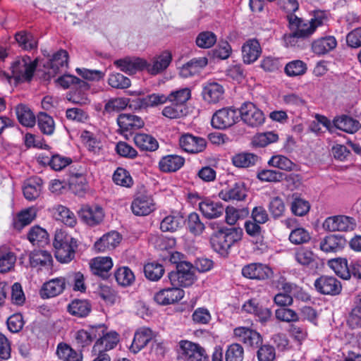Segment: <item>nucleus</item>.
I'll return each mask as SVG.
<instances>
[{
    "label": "nucleus",
    "mask_w": 361,
    "mask_h": 361,
    "mask_svg": "<svg viewBox=\"0 0 361 361\" xmlns=\"http://www.w3.org/2000/svg\"><path fill=\"white\" fill-rule=\"evenodd\" d=\"M288 20L290 28L295 29L298 34L305 39L311 36L318 27L324 25L326 16L324 11H317L309 21H304L295 15H288Z\"/></svg>",
    "instance_id": "f257e3e1"
},
{
    "label": "nucleus",
    "mask_w": 361,
    "mask_h": 361,
    "mask_svg": "<svg viewBox=\"0 0 361 361\" xmlns=\"http://www.w3.org/2000/svg\"><path fill=\"white\" fill-rule=\"evenodd\" d=\"M53 245L56 250L55 257L59 262L68 263L74 258L77 241L64 231H56Z\"/></svg>",
    "instance_id": "f03ea898"
},
{
    "label": "nucleus",
    "mask_w": 361,
    "mask_h": 361,
    "mask_svg": "<svg viewBox=\"0 0 361 361\" xmlns=\"http://www.w3.org/2000/svg\"><path fill=\"white\" fill-rule=\"evenodd\" d=\"M242 231L235 228L220 230L211 238V243L214 250L224 255L226 253L231 246L241 239Z\"/></svg>",
    "instance_id": "7ed1b4c3"
},
{
    "label": "nucleus",
    "mask_w": 361,
    "mask_h": 361,
    "mask_svg": "<svg viewBox=\"0 0 361 361\" xmlns=\"http://www.w3.org/2000/svg\"><path fill=\"white\" fill-rule=\"evenodd\" d=\"M172 286L188 287L196 280L193 265L186 261H180L176 265V271H171L168 275Z\"/></svg>",
    "instance_id": "20e7f679"
},
{
    "label": "nucleus",
    "mask_w": 361,
    "mask_h": 361,
    "mask_svg": "<svg viewBox=\"0 0 361 361\" xmlns=\"http://www.w3.org/2000/svg\"><path fill=\"white\" fill-rule=\"evenodd\" d=\"M353 217L346 215H335L327 217L323 222V228L329 232H349L356 227Z\"/></svg>",
    "instance_id": "39448f33"
},
{
    "label": "nucleus",
    "mask_w": 361,
    "mask_h": 361,
    "mask_svg": "<svg viewBox=\"0 0 361 361\" xmlns=\"http://www.w3.org/2000/svg\"><path fill=\"white\" fill-rule=\"evenodd\" d=\"M180 348L179 357L184 361H208L205 350L199 344L182 341Z\"/></svg>",
    "instance_id": "423d86ee"
},
{
    "label": "nucleus",
    "mask_w": 361,
    "mask_h": 361,
    "mask_svg": "<svg viewBox=\"0 0 361 361\" xmlns=\"http://www.w3.org/2000/svg\"><path fill=\"white\" fill-rule=\"evenodd\" d=\"M240 114L242 121L252 128L262 126L265 121L264 113L252 102L244 103L240 107Z\"/></svg>",
    "instance_id": "0eeeda50"
},
{
    "label": "nucleus",
    "mask_w": 361,
    "mask_h": 361,
    "mask_svg": "<svg viewBox=\"0 0 361 361\" xmlns=\"http://www.w3.org/2000/svg\"><path fill=\"white\" fill-rule=\"evenodd\" d=\"M238 119V112L231 107L216 111L212 118V126L217 129H225L234 125Z\"/></svg>",
    "instance_id": "6e6552de"
},
{
    "label": "nucleus",
    "mask_w": 361,
    "mask_h": 361,
    "mask_svg": "<svg viewBox=\"0 0 361 361\" xmlns=\"http://www.w3.org/2000/svg\"><path fill=\"white\" fill-rule=\"evenodd\" d=\"M224 87L219 82L209 80L202 85V97L208 104H216L224 98Z\"/></svg>",
    "instance_id": "1a4fd4ad"
},
{
    "label": "nucleus",
    "mask_w": 361,
    "mask_h": 361,
    "mask_svg": "<svg viewBox=\"0 0 361 361\" xmlns=\"http://www.w3.org/2000/svg\"><path fill=\"white\" fill-rule=\"evenodd\" d=\"M102 326V334L101 336H97L98 339L92 347L93 355H97V353H106V351L113 349L118 342V334L114 331L106 332V327Z\"/></svg>",
    "instance_id": "9d476101"
},
{
    "label": "nucleus",
    "mask_w": 361,
    "mask_h": 361,
    "mask_svg": "<svg viewBox=\"0 0 361 361\" xmlns=\"http://www.w3.org/2000/svg\"><path fill=\"white\" fill-rule=\"evenodd\" d=\"M233 334L238 341L248 347L257 348L262 343L261 334L247 327H237L234 329Z\"/></svg>",
    "instance_id": "9b49d317"
},
{
    "label": "nucleus",
    "mask_w": 361,
    "mask_h": 361,
    "mask_svg": "<svg viewBox=\"0 0 361 361\" xmlns=\"http://www.w3.org/2000/svg\"><path fill=\"white\" fill-rule=\"evenodd\" d=\"M80 219L90 226L99 224L104 219L103 209L98 205H83L78 211Z\"/></svg>",
    "instance_id": "f8f14e48"
},
{
    "label": "nucleus",
    "mask_w": 361,
    "mask_h": 361,
    "mask_svg": "<svg viewBox=\"0 0 361 361\" xmlns=\"http://www.w3.org/2000/svg\"><path fill=\"white\" fill-rule=\"evenodd\" d=\"M316 290L323 295H336L342 290L341 282L336 278L329 276H322L314 281Z\"/></svg>",
    "instance_id": "ddd939ff"
},
{
    "label": "nucleus",
    "mask_w": 361,
    "mask_h": 361,
    "mask_svg": "<svg viewBox=\"0 0 361 361\" xmlns=\"http://www.w3.org/2000/svg\"><path fill=\"white\" fill-rule=\"evenodd\" d=\"M171 61V53L166 50L154 56L149 63L147 61L145 69L149 74L156 75L164 72L169 67Z\"/></svg>",
    "instance_id": "4468645a"
},
{
    "label": "nucleus",
    "mask_w": 361,
    "mask_h": 361,
    "mask_svg": "<svg viewBox=\"0 0 361 361\" xmlns=\"http://www.w3.org/2000/svg\"><path fill=\"white\" fill-rule=\"evenodd\" d=\"M131 209L136 216H147L155 209V204L150 195L139 194L132 202Z\"/></svg>",
    "instance_id": "2eb2a0df"
},
{
    "label": "nucleus",
    "mask_w": 361,
    "mask_h": 361,
    "mask_svg": "<svg viewBox=\"0 0 361 361\" xmlns=\"http://www.w3.org/2000/svg\"><path fill=\"white\" fill-rule=\"evenodd\" d=\"M68 52L61 49L54 54L52 57L44 64L49 76L54 77L56 74L65 71L68 66Z\"/></svg>",
    "instance_id": "dca6fc26"
},
{
    "label": "nucleus",
    "mask_w": 361,
    "mask_h": 361,
    "mask_svg": "<svg viewBox=\"0 0 361 361\" xmlns=\"http://www.w3.org/2000/svg\"><path fill=\"white\" fill-rule=\"evenodd\" d=\"M183 296V290L178 286H172L157 292L154 296V300L159 305H168L178 302Z\"/></svg>",
    "instance_id": "f3484780"
},
{
    "label": "nucleus",
    "mask_w": 361,
    "mask_h": 361,
    "mask_svg": "<svg viewBox=\"0 0 361 361\" xmlns=\"http://www.w3.org/2000/svg\"><path fill=\"white\" fill-rule=\"evenodd\" d=\"M294 259L297 263L310 269H316L319 267V257L309 248L300 247L294 252Z\"/></svg>",
    "instance_id": "a211bd4d"
},
{
    "label": "nucleus",
    "mask_w": 361,
    "mask_h": 361,
    "mask_svg": "<svg viewBox=\"0 0 361 361\" xmlns=\"http://www.w3.org/2000/svg\"><path fill=\"white\" fill-rule=\"evenodd\" d=\"M219 197L222 200L226 202L244 200L247 197L245 184L242 181L236 182L228 188L221 190L219 193Z\"/></svg>",
    "instance_id": "6ab92c4d"
},
{
    "label": "nucleus",
    "mask_w": 361,
    "mask_h": 361,
    "mask_svg": "<svg viewBox=\"0 0 361 361\" xmlns=\"http://www.w3.org/2000/svg\"><path fill=\"white\" fill-rule=\"evenodd\" d=\"M180 147L185 152L192 154H197L202 152L206 147L205 139L196 137L191 134L182 135L179 139Z\"/></svg>",
    "instance_id": "aec40b11"
},
{
    "label": "nucleus",
    "mask_w": 361,
    "mask_h": 361,
    "mask_svg": "<svg viewBox=\"0 0 361 361\" xmlns=\"http://www.w3.org/2000/svg\"><path fill=\"white\" fill-rule=\"evenodd\" d=\"M114 65L128 74H134L145 69L147 61L138 57H126L114 61Z\"/></svg>",
    "instance_id": "412c9836"
},
{
    "label": "nucleus",
    "mask_w": 361,
    "mask_h": 361,
    "mask_svg": "<svg viewBox=\"0 0 361 361\" xmlns=\"http://www.w3.org/2000/svg\"><path fill=\"white\" fill-rule=\"evenodd\" d=\"M65 287L66 281L64 278L53 279L42 285L39 294L43 299L54 298L63 293Z\"/></svg>",
    "instance_id": "4be33fe9"
},
{
    "label": "nucleus",
    "mask_w": 361,
    "mask_h": 361,
    "mask_svg": "<svg viewBox=\"0 0 361 361\" xmlns=\"http://www.w3.org/2000/svg\"><path fill=\"white\" fill-rule=\"evenodd\" d=\"M103 326L99 325L92 326L88 330L80 329L75 332L74 338L79 347H86L90 345L92 341L101 336L103 331Z\"/></svg>",
    "instance_id": "5701e85b"
},
{
    "label": "nucleus",
    "mask_w": 361,
    "mask_h": 361,
    "mask_svg": "<svg viewBox=\"0 0 361 361\" xmlns=\"http://www.w3.org/2000/svg\"><path fill=\"white\" fill-rule=\"evenodd\" d=\"M49 211L53 217L58 221H61L65 225L73 227L77 224V219L75 214L67 207L62 204H54Z\"/></svg>",
    "instance_id": "b1692460"
},
{
    "label": "nucleus",
    "mask_w": 361,
    "mask_h": 361,
    "mask_svg": "<svg viewBox=\"0 0 361 361\" xmlns=\"http://www.w3.org/2000/svg\"><path fill=\"white\" fill-rule=\"evenodd\" d=\"M271 274L270 268L261 263H251L242 269L243 276L250 279L264 280L268 279Z\"/></svg>",
    "instance_id": "393cba45"
},
{
    "label": "nucleus",
    "mask_w": 361,
    "mask_h": 361,
    "mask_svg": "<svg viewBox=\"0 0 361 361\" xmlns=\"http://www.w3.org/2000/svg\"><path fill=\"white\" fill-rule=\"evenodd\" d=\"M262 47L256 39L247 40L242 46V57L245 63L250 64L256 61L262 54Z\"/></svg>",
    "instance_id": "a878e982"
},
{
    "label": "nucleus",
    "mask_w": 361,
    "mask_h": 361,
    "mask_svg": "<svg viewBox=\"0 0 361 361\" xmlns=\"http://www.w3.org/2000/svg\"><path fill=\"white\" fill-rule=\"evenodd\" d=\"M243 310L256 316L261 323L267 322L271 317V310L261 305L256 299L245 302L243 305Z\"/></svg>",
    "instance_id": "bb28decb"
},
{
    "label": "nucleus",
    "mask_w": 361,
    "mask_h": 361,
    "mask_svg": "<svg viewBox=\"0 0 361 361\" xmlns=\"http://www.w3.org/2000/svg\"><path fill=\"white\" fill-rule=\"evenodd\" d=\"M155 336L154 333L147 327L138 329L134 335L133 341L130 347V351L137 353L145 348Z\"/></svg>",
    "instance_id": "cd10ccee"
},
{
    "label": "nucleus",
    "mask_w": 361,
    "mask_h": 361,
    "mask_svg": "<svg viewBox=\"0 0 361 361\" xmlns=\"http://www.w3.org/2000/svg\"><path fill=\"white\" fill-rule=\"evenodd\" d=\"M0 77L7 80L11 86L20 85L23 82V59L18 57L11 63V75L0 71Z\"/></svg>",
    "instance_id": "c85d7f7f"
},
{
    "label": "nucleus",
    "mask_w": 361,
    "mask_h": 361,
    "mask_svg": "<svg viewBox=\"0 0 361 361\" xmlns=\"http://www.w3.org/2000/svg\"><path fill=\"white\" fill-rule=\"evenodd\" d=\"M207 63L206 57L194 58L180 68L179 75L184 78L192 77L199 74Z\"/></svg>",
    "instance_id": "c756f323"
},
{
    "label": "nucleus",
    "mask_w": 361,
    "mask_h": 361,
    "mask_svg": "<svg viewBox=\"0 0 361 361\" xmlns=\"http://www.w3.org/2000/svg\"><path fill=\"white\" fill-rule=\"evenodd\" d=\"M90 266L94 275L106 278L113 267V262L109 257H97L91 259Z\"/></svg>",
    "instance_id": "7c9ffc66"
},
{
    "label": "nucleus",
    "mask_w": 361,
    "mask_h": 361,
    "mask_svg": "<svg viewBox=\"0 0 361 361\" xmlns=\"http://www.w3.org/2000/svg\"><path fill=\"white\" fill-rule=\"evenodd\" d=\"M345 239L338 235L326 236L320 243V249L325 252H336L345 245Z\"/></svg>",
    "instance_id": "2f4dec72"
},
{
    "label": "nucleus",
    "mask_w": 361,
    "mask_h": 361,
    "mask_svg": "<svg viewBox=\"0 0 361 361\" xmlns=\"http://www.w3.org/2000/svg\"><path fill=\"white\" fill-rule=\"evenodd\" d=\"M199 208L202 214L207 219H215L221 216L224 208L221 202L205 200L199 203Z\"/></svg>",
    "instance_id": "473e14b6"
},
{
    "label": "nucleus",
    "mask_w": 361,
    "mask_h": 361,
    "mask_svg": "<svg viewBox=\"0 0 361 361\" xmlns=\"http://www.w3.org/2000/svg\"><path fill=\"white\" fill-rule=\"evenodd\" d=\"M121 237L116 231L104 235L94 243V248L99 252H104L115 248L121 242Z\"/></svg>",
    "instance_id": "72a5a7b5"
},
{
    "label": "nucleus",
    "mask_w": 361,
    "mask_h": 361,
    "mask_svg": "<svg viewBox=\"0 0 361 361\" xmlns=\"http://www.w3.org/2000/svg\"><path fill=\"white\" fill-rule=\"evenodd\" d=\"M185 159L180 156L171 154L162 157L159 162V168L163 172H174L184 164Z\"/></svg>",
    "instance_id": "f704fd0d"
},
{
    "label": "nucleus",
    "mask_w": 361,
    "mask_h": 361,
    "mask_svg": "<svg viewBox=\"0 0 361 361\" xmlns=\"http://www.w3.org/2000/svg\"><path fill=\"white\" fill-rule=\"evenodd\" d=\"M117 122L120 128L125 131L138 129L144 126V122L140 117L130 114H121Z\"/></svg>",
    "instance_id": "c9c22d12"
},
{
    "label": "nucleus",
    "mask_w": 361,
    "mask_h": 361,
    "mask_svg": "<svg viewBox=\"0 0 361 361\" xmlns=\"http://www.w3.org/2000/svg\"><path fill=\"white\" fill-rule=\"evenodd\" d=\"M336 45V38L333 36H328L314 41L312 44V50L317 55H323L333 50Z\"/></svg>",
    "instance_id": "e433bc0d"
},
{
    "label": "nucleus",
    "mask_w": 361,
    "mask_h": 361,
    "mask_svg": "<svg viewBox=\"0 0 361 361\" xmlns=\"http://www.w3.org/2000/svg\"><path fill=\"white\" fill-rule=\"evenodd\" d=\"M42 179L37 176L31 177L24 183V197L28 200L37 199L42 190Z\"/></svg>",
    "instance_id": "4c0bfd02"
},
{
    "label": "nucleus",
    "mask_w": 361,
    "mask_h": 361,
    "mask_svg": "<svg viewBox=\"0 0 361 361\" xmlns=\"http://www.w3.org/2000/svg\"><path fill=\"white\" fill-rule=\"evenodd\" d=\"M334 123L336 128L351 134L357 132L361 127L358 121L348 116L335 118Z\"/></svg>",
    "instance_id": "58836bf2"
},
{
    "label": "nucleus",
    "mask_w": 361,
    "mask_h": 361,
    "mask_svg": "<svg viewBox=\"0 0 361 361\" xmlns=\"http://www.w3.org/2000/svg\"><path fill=\"white\" fill-rule=\"evenodd\" d=\"M27 238L33 245L38 247H43L49 243V235L47 231L38 226L30 229Z\"/></svg>",
    "instance_id": "ea45409f"
},
{
    "label": "nucleus",
    "mask_w": 361,
    "mask_h": 361,
    "mask_svg": "<svg viewBox=\"0 0 361 361\" xmlns=\"http://www.w3.org/2000/svg\"><path fill=\"white\" fill-rule=\"evenodd\" d=\"M184 223L183 217L178 214L166 216L160 224V229L163 232H174L180 228Z\"/></svg>",
    "instance_id": "a19ab883"
},
{
    "label": "nucleus",
    "mask_w": 361,
    "mask_h": 361,
    "mask_svg": "<svg viewBox=\"0 0 361 361\" xmlns=\"http://www.w3.org/2000/svg\"><path fill=\"white\" fill-rule=\"evenodd\" d=\"M135 144L141 150L145 151H155L159 147V144L157 140L152 135L139 133L134 137Z\"/></svg>",
    "instance_id": "79ce46f5"
},
{
    "label": "nucleus",
    "mask_w": 361,
    "mask_h": 361,
    "mask_svg": "<svg viewBox=\"0 0 361 361\" xmlns=\"http://www.w3.org/2000/svg\"><path fill=\"white\" fill-rule=\"evenodd\" d=\"M168 101V96L160 94H152L144 98H138L133 100L135 106L138 108H147L149 106H155L166 103Z\"/></svg>",
    "instance_id": "37998d69"
},
{
    "label": "nucleus",
    "mask_w": 361,
    "mask_h": 361,
    "mask_svg": "<svg viewBox=\"0 0 361 361\" xmlns=\"http://www.w3.org/2000/svg\"><path fill=\"white\" fill-rule=\"evenodd\" d=\"M329 266L335 274L343 279L348 280L350 278V265L345 258H337L329 261Z\"/></svg>",
    "instance_id": "c03bdc74"
},
{
    "label": "nucleus",
    "mask_w": 361,
    "mask_h": 361,
    "mask_svg": "<svg viewBox=\"0 0 361 361\" xmlns=\"http://www.w3.org/2000/svg\"><path fill=\"white\" fill-rule=\"evenodd\" d=\"M68 312L77 317H85L91 311V305L87 300H74L68 305Z\"/></svg>",
    "instance_id": "a18cd8bd"
},
{
    "label": "nucleus",
    "mask_w": 361,
    "mask_h": 361,
    "mask_svg": "<svg viewBox=\"0 0 361 361\" xmlns=\"http://www.w3.org/2000/svg\"><path fill=\"white\" fill-rule=\"evenodd\" d=\"M52 262L51 254L45 250L35 251L30 255V263L32 267L39 266L50 267Z\"/></svg>",
    "instance_id": "49530a36"
},
{
    "label": "nucleus",
    "mask_w": 361,
    "mask_h": 361,
    "mask_svg": "<svg viewBox=\"0 0 361 361\" xmlns=\"http://www.w3.org/2000/svg\"><path fill=\"white\" fill-rule=\"evenodd\" d=\"M42 163L44 165L49 166L52 170L59 171L71 164L72 159L70 157L56 154L52 155L50 159L48 157L43 158Z\"/></svg>",
    "instance_id": "de8ad7c7"
},
{
    "label": "nucleus",
    "mask_w": 361,
    "mask_h": 361,
    "mask_svg": "<svg viewBox=\"0 0 361 361\" xmlns=\"http://www.w3.org/2000/svg\"><path fill=\"white\" fill-rule=\"evenodd\" d=\"M258 159V157L255 154L243 152L234 155L232 158V162L237 167L248 168L255 165Z\"/></svg>",
    "instance_id": "09e8293b"
},
{
    "label": "nucleus",
    "mask_w": 361,
    "mask_h": 361,
    "mask_svg": "<svg viewBox=\"0 0 361 361\" xmlns=\"http://www.w3.org/2000/svg\"><path fill=\"white\" fill-rule=\"evenodd\" d=\"M278 140L279 135L276 133L269 131L255 135L252 139L251 144L254 147H264L277 142Z\"/></svg>",
    "instance_id": "8fccbe9b"
},
{
    "label": "nucleus",
    "mask_w": 361,
    "mask_h": 361,
    "mask_svg": "<svg viewBox=\"0 0 361 361\" xmlns=\"http://www.w3.org/2000/svg\"><path fill=\"white\" fill-rule=\"evenodd\" d=\"M56 355L63 361H82L81 354L73 350L68 345L61 343L58 345Z\"/></svg>",
    "instance_id": "3c124183"
},
{
    "label": "nucleus",
    "mask_w": 361,
    "mask_h": 361,
    "mask_svg": "<svg viewBox=\"0 0 361 361\" xmlns=\"http://www.w3.org/2000/svg\"><path fill=\"white\" fill-rule=\"evenodd\" d=\"M292 199L291 211L295 215L302 216L309 212L310 206L307 201L300 198L297 193L293 194Z\"/></svg>",
    "instance_id": "603ef678"
},
{
    "label": "nucleus",
    "mask_w": 361,
    "mask_h": 361,
    "mask_svg": "<svg viewBox=\"0 0 361 361\" xmlns=\"http://www.w3.org/2000/svg\"><path fill=\"white\" fill-rule=\"evenodd\" d=\"M191 97V90L188 87H184L176 91L171 92L168 95V101L171 103H175L177 105H183Z\"/></svg>",
    "instance_id": "864d4df0"
},
{
    "label": "nucleus",
    "mask_w": 361,
    "mask_h": 361,
    "mask_svg": "<svg viewBox=\"0 0 361 361\" xmlns=\"http://www.w3.org/2000/svg\"><path fill=\"white\" fill-rule=\"evenodd\" d=\"M82 137L86 147L90 152L96 155H99L102 153V145L92 133L85 131Z\"/></svg>",
    "instance_id": "5fc2aeb1"
},
{
    "label": "nucleus",
    "mask_w": 361,
    "mask_h": 361,
    "mask_svg": "<svg viewBox=\"0 0 361 361\" xmlns=\"http://www.w3.org/2000/svg\"><path fill=\"white\" fill-rule=\"evenodd\" d=\"M69 187L76 195H83L87 188L85 178L81 174H75L71 178Z\"/></svg>",
    "instance_id": "6e6d98bb"
},
{
    "label": "nucleus",
    "mask_w": 361,
    "mask_h": 361,
    "mask_svg": "<svg viewBox=\"0 0 361 361\" xmlns=\"http://www.w3.org/2000/svg\"><path fill=\"white\" fill-rule=\"evenodd\" d=\"M268 164L273 167L287 171L293 170L295 166V164L290 159L283 155L273 156Z\"/></svg>",
    "instance_id": "4d7b16f0"
},
{
    "label": "nucleus",
    "mask_w": 361,
    "mask_h": 361,
    "mask_svg": "<svg viewBox=\"0 0 361 361\" xmlns=\"http://www.w3.org/2000/svg\"><path fill=\"white\" fill-rule=\"evenodd\" d=\"M115 278L118 283L122 286H130L135 281L134 274L126 267L119 268L115 273Z\"/></svg>",
    "instance_id": "13d9d810"
},
{
    "label": "nucleus",
    "mask_w": 361,
    "mask_h": 361,
    "mask_svg": "<svg viewBox=\"0 0 361 361\" xmlns=\"http://www.w3.org/2000/svg\"><path fill=\"white\" fill-rule=\"evenodd\" d=\"M144 272L145 276L149 280L157 281L163 276L164 269L159 263L151 262L145 266Z\"/></svg>",
    "instance_id": "bf43d9fd"
},
{
    "label": "nucleus",
    "mask_w": 361,
    "mask_h": 361,
    "mask_svg": "<svg viewBox=\"0 0 361 361\" xmlns=\"http://www.w3.org/2000/svg\"><path fill=\"white\" fill-rule=\"evenodd\" d=\"M284 70L288 76L302 75L307 71V65L301 60H294L288 63Z\"/></svg>",
    "instance_id": "052dcab7"
},
{
    "label": "nucleus",
    "mask_w": 361,
    "mask_h": 361,
    "mask_svg": "<svg viewBox=\"0 0 361 361\" xmlns=\"http://www.w3.org/2000/svg\"><path fill=\"white\" fill-rule=\"evenodd\" d=\"M114 182L118 185L130 188L133 183L132 177L128 171L118 168L113 175Z\"/></svg>",
    "instance_id": "680f3d73"
},
{
    "label": "nucleus",
    "mask_w": 361,
    "mask_h": 361,
    "mask_svg": "<svg viewBox=\"0 0 361 361\" xmlns=\"http://www.w3.org/2000/svg\"><path fill=\"white\" fill-rule=\"evenodd\" d=\"M38 126L44 134L49 135L53 134L55 129L53 118L46 113H41L38 116Z\"/></svg>",
    "instance_id": "e2e57ef3"
},
{
    "label": "nucleus",
    "mask_w": 361,
    "mask_h": 361,
    "mask_svg": "<svg viewBox=\"0 0 361 361\" xmlns=\"http://www.w3.org/2000/svg\"><path fill=\"white\" fill-rule=\"evenodd\" d=\"M187 226L190 232L194 235L201 234L205 228L204 224L200 220V216L195 212L189 214Z\"/></svg>",
    "instance_id": "0e129e2a"
},
{
    "label": "nucleus",
    "mask_w": 361,
    "mask_h": 361,
    "mask_svg": "<svg viewBox=\"0 0 361 361\" xmlns=\"http://www.w3.org/2000/svg\"><path fill=\"white\" fill-rule=\"evenodd\" d=\"M216 42V36L212 32H200L196 38L197 45L203 49L212 47Z\"/></svg>",
    "instance_id": "69168bd1"
},
{
    "label": "nucleus",
    "mask_w": 361,
    "mask_h": 361,
    "mask_svg": "<svg viewBox=\"0 0 361 361\" xmlns=\"http://www.w3.org/2000/svg\"><path fill=\"white\" fill-rule=\"evenodd\" d=\"M185 108L183 105L171 103L162 110V115L170 119H176L185 115Z\"/></svg>",
    "instance_id": "338daca9"
},
{
    "label": "nucleus",
    "mask_w": 361,
    "mask_h": 361,
    "mask_svg": "<svg viewBox=\"0 0 361 361\" xmlns=\"http://www.w3.org/2000/svg\"><path fill=\"white\" fill-rule=\"evenodd\" d=\"M244 357L243 348L238 343H233L228 346L226 353V361H243Z\"/></svg>",
    "instance_id": "774afa93"
}]
</instances>
